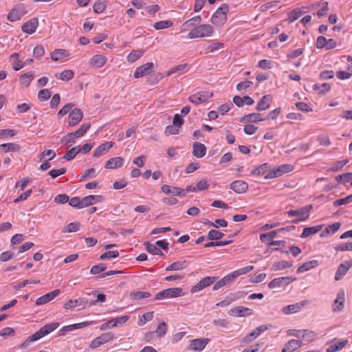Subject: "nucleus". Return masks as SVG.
Wrapping results in <instances>:
<instances>
[{"label": "nucleus", "instance_id": "f257e3e1", "mask_svg": "<svg viewBox=\"0 0 352 352\" xmlns=\"http://www.w3.org/2000/svg\"><path fill=\"white\" fill-rule=\"evenodd\" d=\"M59 327L58 322H51L45 324L41 327L38 331L30 336L23 343L21 344V347H25L29 344L31 342L38 340L43 337L50 334L53 331Z\"/></svg>", "mask_w": 352, "mask_h": 352}, {"label": "nucleus", "instance_id": "f03ea898", "mask_svg": "<svg viewBox=\"0 0 352 352\" xmlns=\"http://www.w3.org/2000/svg\"><path fill=\"white\" fill-rule=\"evenodd\" d=\"M214 32L213 28L210 24L198 25L192 28L188 34L190 39L210 36Z\"/></svg>", "mask_w": 352, "mask_h": 352}, {"label": "nucleus", "instance_id": "7ed1b4c3", "mask_svg": "<svg viewBox=\"0 0 352 352\" xmlns=\"http://www.w3.org/2000/svg\"><path fill=\"white\" fill-rule=\"evenodd\" d=\"M228 12V4H221V6L212 14L211 17V22L217 26L223 25L227 21V14Z\"/></svg>", "mask_w": 352, "mask_h": 352}, {"label": "nucleus", "instance_id": "20e7f679", "mask_svg": "<svg viewBox=\"0 0 352 352\" xmlns=\"http://www.w3.org/2000/svg\"><path fill=\"white\" fill-rule=\"evenodd\" d=\"M312 208V205L309 204L297 210H290L287 211V213L289 217L299 216V218L292 221L294 223H298L300 221H304L309 218V213Z\"/></svg>", "mask_w": 352, "mask_h": 352}, {"label": "nucleus", "instance_id": "39448f33", "mask_svg": "<svg viewBox=\"0 0 352 352\" xmlns=\"http://www.w3.org/2000/svg\"><path fill=\"white\" fill-rule=\"evenodd\" d=\"M184 295L183 289L180 287L168 288L158 292L155 296V300L173 298Z\"/></svg>", "mask_w": 352, "mask_h": 352}, {"label": "nucleus", "instance_id": "423d86ee", "mask_svg": "<svg viewBox=\"0 0 352 352\" xmlns=\"http://www.w3.org/2000/svg\"><path fill=\"white\" fill-rule=\"evenodd\" d=\"M28 12L25 6L23 4H16L14 7L10 11L8 14V19L10 21H16L26 14Z\"/></svg>", "mask_w": 352, "mask_h": 352}, {"label": "nucleus", "instance_id": "0eeeda50", "mask_svg": "<svg viewBox=\"0 0 352 352\" xmlns=\"http://www.w3.org/2000/svg\"><path fill=\"white\" fill-rule=\"evenodd\" d=\"M213 96L212 92L206 91H200L189 96L188 100L190 102L198 105L206 102L209 98Z\"/></svg>", "mask_w": 352, "mask_h": 352}, {"label": "nucleus", "instance_id": "6e6552de", "mask_svg": "<svg viewBox=\"0 0 352 352\" xmlns=\"http://www.w3.org/2000/svg\"><path fill=\"white\" fill-rule=\"evenodd\" d=\"M114 338V334L111 332H107L102 333L101 336L94 339L89 346L91 349H96L99 347L100 346L108 342L110 340H112Z\"/></svg>", "mask_w": 352, "mask_h": 352}, {"label": "nucleus", "instance_id": "1a4fd4ad", "mask_svg": "<svg viewBox=\"0 0 352 352\" xmlns=\"http://www.w3.org/2000/svg\"><path fill=\"white\" fill-rule=\"evenodd\" d=\"M296 280V278L292 276H283L279 278H274L268 284V287L270 289L276 287H283L288 285Z\"/></svg>", "mask_w": 352, "mask_h": 352}, {"label": "nucleus", "instance_id": "9d476101", "mask_svg": "<svg viewBox=\"0 0 352 352\" xmlns=\"http://www.w3.org/2000/svg\"><path fill=\"white\" fill-rule=\"evenodd\" d=\"M293 170V166L289 164H283L276 169L272 170L265 176V179H272L281 176L284 173H289Z\"/></svg>", "mask_w": 352, "mask_h": 352}, {"label": "nucleus", "instance_id": "9b49d317", "mask_svg": "<svg viewBox=\"0 0 352 352\" xmlns=\"http://www.w3.org/2000/svg\"><path fill=\"white\" fill-rule=\"evenodd\" d=\"M216 280V277L207 276L202 278L197 285L192 287L191 293L199 292L208 286L211 285Z\"/></svg>", "mask_w": 352, "mask_h": 352}, {"label": "nucleus", "instance_id": "f8f14e48", "mask_svg": "<svg viewBox=\"0 0 352 352\" xmlns=\"http://www.w3.org/2000/svg\"><path fill=\"white\" fill-rule=\"evenodd\" d=\"M228 314L230 316H236V317H245V316L252 315L253 310L248 307L237 306V307H235L231 309L228 311Z\"/></svg>", "mask_w": 352, "mask_h": 352}, {"label": "nucleus", "instance_id": "ddd939ff", "mask_svg": "<svg viewBox=\"0 0 352 352\" xmlns=\"http://www.w3.org/2000/svg\"><path fill=\"white\" fill-rule=\"evenodd\" d=\"M209 338H197L191 340L190 345L188 346V349L190 350L202 351L206 346L210 342Z\"/></svg>", "mask_w": 352, "mask_h": 352}, {"label": "nucleus", "instance_id": "4468645a", "mask_svg": "<svg viewBox=\"0 0 352 352\" xmlns=\"http://www.w3.org/2000/svg\"><path fill=\"white\" fill-rule=\"evenodd\" d=\"M153 66L154 65L153 63H146V64L138 67L135 71L134 77L138 78L149 74L151 72Z\"/></svg>", "mask_w": 352, "mask_h": 352}, {"label": "nucleus", "instance_id": "2eb2a0df", "mask_svg": "<svg viewBox=\"0 0 352 352\" xmlns=\"http://www.w3.org/2000/svg\"><path fill=\"white\" fill-rule=\"evenodd\" d=\"M38 25V21L36 18H32L25 22L21 27V30L23 32L32 34L35 32Z\"/></svg>", "mask_w": 352, "mask_h": 352}, {"label": "nucleus", "instance_id": "dca6fc26", "mask_svg": "<svg viewBox=\"0 0 352 352\" xmlns=\"http://www.w3.org/2000/svg\"><path fill=\"white\" fill-rule=\"evenodd\" d=\"M230 188L236 193L242 194L248 190V184L245 181L236 180L230 184Z\"/></svg>", "mask_w": 352, "mask_h": 352}, {"label": "nucleus", "instance_id": "f3484780", "mask_svg": "<svg viewBox=\"0 0 352 352\" xmlns=\"http://www.w3.org/2000/svg\"><path fill=\"white\" fill-rule=\"evenodd\" d=\"M83 113L80 109H73L69 115V124L70 126L77 125L82 120Z\"/></svg>", "mask_w": 352, "mask_h": 352}, {"label": "nucleus", "instance_id": "a211bd4d", "mask_svg": "<svg viewBox=\"0 0 352 352\" xmlns=\"http://www.w3.org/2000/svg\"><path fill=\"white\" fill-rule=\"evenodd\" d=\"M60 294L59 289H55L48 294H46L39 298H38L36 300V305H42L46 304L54 298H55Z\"/></svg>", "mask_w": 352, "mask_h": 352}, {"label": "nucleus", "instance_id": "6ab92c4d", "mask_svg": "<svg viewBox=\"0 0 352 352\" xmlns=\"http://www.w3.org/2000/svg\"><path fill=\"white\" fill-rule=\"evenodd\" d=\"M344 294L343 291H340L337 294L336 299L332 305L333 312L337 313L341 311L344 308Z\"/></svg>", "mask_w": 352, "mask_h": 352}, {"label": "nucleus", "instance_id": "aec40b11", "mask_svg": "<svg viewBox=\"0 0 352 352\" xmlns=\"http://www.w3.org/2000/svg\"><path fill=\"white\" fill-rule=\"evenodd\" d=\"M89 303V300L84 298H79L76 300H69L64 304V308L65 309H74L76 307H85L86 305Z\"/></svg>", "mask_w": 352, "mask_h": 352}, {"label": "nucleus", "instance_id": "412c9836", "mask_svg": "<svg viewBox=\"0 0 352 352\" xmlns=\"http://www.w3.org/2000/svg\"><path fill=\"white\" fill-rule=\"evenodd\" d=\"M201 21V18L200 16H195L191 19H190L189 20L185 21L182 25V31H186L187 30L190 29V28H196L197 26H198V25L200 24Z\"/></svg>", "mask_w": 352, "mask_h": 352}, {"label": "nucleus", "instance_id": "4be33fe9", "mask_svg": "<svg viewBox=\"0 0 352 352\" xmlns=\"http://www.w3.org/2000/svg\"><path fill=\"white\" fill-rule=\"evenodd\" d=\"M265 119L262 117L261 114L258 113H252L248 115L244 116L241 122L243 123H256L258 122L263 121Z\"/></svg>", "mask_w": 352, "mask_h": 352}, {"label": "nucleus", "instance_id": "5701e85b", "mask_svg": "<svg viewBox=\"0 0 352 352\" xmlns=\"http://www.w3.org/2000/svg\"><path fill=\"white\" fill-rule=\"evenodd\" d=\"M124 159L121 157H111L104 164L105 168L113 169L121 167L123 165Z\"/></svg>", "mask_w": 352, "mask_h": 352}, {"label": "nucleus", "instance_id": "b1692460", "mask_svg": "<svg viewBox=\"0 0 352 352\" xmlns=\"http://www.w3.org/2000/svg\"><path fill=\"white\" fill-rule=\"evenodd\" d=\"M82 206L83 208L88 207L94 204L101 202L103 200L102 195H88L82 199Z\"/></svg>", "mask_w": 352, "mask_h": 352}, {"label": "nucleus", "instance_id": "393cba45", "mask_svg": "<svg viewBox=\"0 0 352 352\" xmlns=\"http://www.w3.org/2000/svg\"><path fill=\"white\" fill-rule=\"evenodd\" d=\"M306 304H307V301L304 300L300 302H297L296 304L289 305H287V306L283 307V311L285 314L297 313L300 310L302 307H303Z\"/></svg>", "mask_w": 352, "mask_h": 352}, {"label": "nucleus", "instance_id": "a878e982", "mask_svg": "<svg viewBox=\"0 0 352 352\" xmlns=\"http://www.w3.org/2000/svg\"><path fill=\"white\" fill-rule=\"evenodd\" d=\"M114 143L113 142H106L99 145L94 153V157H99L104 153L107 152L111 148L113 147Z\"/></svg>", "mask_w": 352, "mask_h": 352}, {"label": "nucleus", "instance_id": "bb28decb", "mask_svg": "<svg viewBox=\"0 0 352 352\" xmlns=\"http://www.w3.org/2000/svg\"><path fill=\"white\" fill-rule=\"evenodd\" d=\"M272 100L271 95H265L262 97L260 101L258 102L256 106V110L258 111H264L269 109L270 102Z\"/></svg>", "mask_w": 352, "mask_h": 352}, {"label": "nucleus", "instance_id": "cd10ccee", "mask_svg": "<svg viewBox=\"0 0 352 352\" xmlns=\"http://www.w3.org/2000/svg\"><path fill=\"white\" fill-rule=\"evenodd\" d=\"M301 344V341L292 339L285 344L281 352H292L300 347Z\"/></svg>", "mask_w": 352, "mask_h": 352}, {"label": "nucleus", "instance_id": "c85d7f7f", "mask_svg": "<svg viewBox=\"0 0 352 352\" xmlns=\"http://www.w3.org/2000/svg\"><path fill=\"white\" fill-rule=\"evenodd\" d=\"M106 62L107 58L104 56L96 54L90 59L89 63L92 67L100 68L102 67Z\"/></svg>", "mask_w": 352, "mask_h": 352}, {"label": "nucleus", "instance_id": "c756f323", "mask_svg": "<svg viewBox=\"0 0 352 352\" xmlns=\"http://www.w3.org/2000/svg\"><path fill=\"white\" fill-rule=\"evenodd\" d=\"M206 153V146L199 142H195L193 144V155L196 157L201 158L203 157Z\"/></svg>", "mask_w": 352, "mask_h": 352}, {"label": "nucleus", "instance_id": "7c9ffc66", "mask_svg": "<svg viewBox=\"0 0 352 352\" xmlns=\"http://www.w3.org/2000/svg\"><path fill=\"white\" fill-rule=\"evenodd\" d=\"M351 266L352 265L349 262L340 264L336 272L335 279L336 280H340Z\"/></svg>", "mask_w": 352, "mask_h": 352}, {"label": "nucleus", "instance_id": "2f4dec72", "mask_svg": "<svg viewBox=\"0 0 352 352\" xmlns=\"http://www.w3.org/2000/svg\"><path fill=\"white\" fill-rule=\"evenodd\" d=\"M234 280L233 278L232 277L231 274L226 275L217 282H216L213 285V290H218L222 287H224L227 285L228 284L230 283Z\"/></svg>", "mask_w": 352, "mask_h": 352}, {"label": "nucleus", "instance_id": "473e14b6", "mask_svg": "<svg viewBox=\"0 0 352 352\" xmlns=\"http://www.w3.org/2000/svg\"><path fill=\"white\" fill-rule=\"evenodd\" d=\"M322 228V225L315 226L312 227H307L303 229L302 233L300 235L301 238H307L312 234H314Z\"/></svg>", "mask_w": 352, "mask_h": 352}, {"label": "nucleus", "instance_id": "72a5a7b5", "mask_svg": "<svg viewBox=\"0 0 352 352\" xmlns=\"http://www.w3.org/2000/svg\"><path fill=\"white\" fill-rule=\"evenodd\" d=\"M91 124L89 123H84L75 132L70 133V137L78 138L83 136L86 132L89 129Z\"/></svg>", "mask_w": 352, "mask_h": 352}, {"label": "nucleus", "instance_id": "f704fd0d", "mask_svg": "<svg viewBox=\"0 0 352 352\" xmlns=\"http://www.w3.org/2000/svg\"><path fill=\"white\" fill-rule=\"evenodd\" d=\"M21 146L15 143H7L0 144V151L4 153L19 151Z\"/></svg>", "mask_w": 352, "mask_h": 352}, {"label": "nucleus", "instance_id": "c9c22d12", "mask_svg": "<svg viewBox=\"0 0 352 352\" xmlns=\"http://www.w3.org/2000/svg\"><path fill=\"white\" fill-rule=\"evenodd\" d=\"M318 265V261L317 260H311L308 262H305L302 265L298 267L297 270L298 273H302L306 271H308L311 269L314 268Z\"/></svg>", "mask_w": 352, "mask_h": 352}, {"label": "nucleus", "instance_id": "e433bc0d", "mask_svg": "<svg viewBox=\"0 0 352 352\" xmlns=\"http://www.w3.org/2000/svg\"><path fill=\"white\" fill-rule=\"evenodd\" d=\"M187 266V263L186 261H176L173 263L171 265H168L166 268V272L170 271H178L183 269H185Z\"/></svg>", "mask_w": 352, "mask_h": 352}, {"label": "nucleus", "instance_id": "4c0bfd02", "mask_svg": "<svg viewBox=\"0 0 352 352\" xmlns=\"http://www.w3.org/2000/svg\"><path fill=\"white\" fill-rule=\"evenodd\" d=\"M348 343L347 340L339 341L336 343L331 344L327 349V352H336L342 350Z\"/></svg>", "mask_w": 352, "mask_h": 352}, {"label": "nucleus", "instance_id": "58836bf2", "mask_svg": "<svg viewBox=\"0 0 352 352\" xmlns=\"http://www.w3.org/2000/svg\"><path fill=\"white\" fill-rule=\"evenodd\" d=\"M68 56V52L65 50L58 49L52 53L51 58L54 61L59 60Z\"/></svg>", "mask_w": 352, "mask_h": 352}, {"label": "nucleus", "instance_id": "ea45409f", "mask_svg": "<svg viewBox=\"0 0 352 352\" xmlns=\"http://www.w3.org/2000/svg\"><path fill=\"white\" fill-rule=\"evenodd\" d=\"M331 89V85L329 83H323L322 85L314 84L313 85V89L318 91L320 95H324L328 92Z\"/></svg>", "mask_w": 352, "mask_h": 352}, {"label": "nucleus", "instance_id": "a19ab883", "mask_svg": "<svg viewBox=\"0 0 352 352\" xmlns=\"http://www.w3.org/2000/svg\"><path fill=\"white\" fill-rule=\"evenodd\" d=\"M146 250L154 255H163L162 252L157 247V245L155 244H152L150 242L144 243Z\"/></svg>", "mask_w": 352, "mask_h": 352}, {"label": "nucleus", "instance_id": "79ce46f5", "mask_svg": "<svg viewBox=\"0 0 352 352\" xmlns=\"http://www.w3.org/2000/svg\"><path fill=\"white\" fill-rule=\"evenodd\" d=\"M253 268H254V267L252 265H248V266L238 269L237 270H235V271L231 272L230 274L232 275V277L234 280L238 276L250 272L251 270H253Z\"/></svg>", "mask_w": 352, "mask_h": 352}, {"label": "nucleus", "instance_id": "37998d69", "mask_svg": "<svg viewBox=\"0 0 352 352\" xmlns=\"http://www.w3.org/2000/svg\"><path fill=\"white\" fill-rule=\"evenodd\" d=\"M34 79V74L32 72L26 73L20 76V83L25 87H28L31 81Z\"/></svg>", "mask_w": 352, "mask_h": 352}, {"label": "nucleus", "instance_id": "c03bdc74", "mask_svg": "<svg viewBox=\"0 0 352 352\" xmlns=\"http://www.w3.org/2000/svg\"><path fill=\"white\" fill-rule=\"evenodd\" d=\"M107 7V3L104 0H98L93 6L94 11L97 14L102 13Z\"/></svg>", "mask_w": 352, "mask_h": 352}, {"label": "nucleus", "instance_id": "a18cd8bd", "mask_svg": "<svg viewBox=\"0 0 352 352\" xmlns=\"http://www.w3.org/2000/svg\"><path fill=\"white\" fill-rule=\"evenodd\" d=\"M292 266V263L285 261L276 262L273 264L272 270L274 271L282 270L285 268H289Z\"/></svg>", "mask_w": 352, "mask_h": 352}, {"label": "nucleus", "instance_id": "49530a36", "mask_svg": "<svg viewBox=\"0 0 352 352\" xmlns=\"http://www.w3.org/2000/svg\"><path fill=\"white\" fill-rule=\"evenodd\" d=\"M173 25V21L170 20L160 21L153 24V28L155 30H163L172 27Z\"/></svg>", "mask_w": 352, "mask_h": 352}, {"label": "nucleus", "instance_id": "de8ad7c7", "mask_svg": "<svg viewBox=\"0 0 352 352\" xmlns=\"http://www.w3.org/2000/svg\"><path fill=\"white\" fill-rule=\"evenodd\" d=\"M144 54L142 50H133L127 56V60L130 63H134L142 57Z\"/></svg>", "mask_w": 352, "mask_h": 352}, {"label": "nucleus", "instance_id": "09e8293b", "mask_svg": "<svg viewBox=\"0 0 352 352\" xmlns=\"http://www.w3.org/2000/svg\"><path fill=\"white\" fill-rule=\"evenodd\" d=\"M302 14V12H301L298 9H294V10L288 12V23H292L294 22L296 20H297L298 18H300Z\"/></svg>", "mask_w": 352, "mask_h": 352}, {"label": "nucleus", "instance_id": "8fccbe9b", "mask_svg": "<svg viewBox=\"0 0 352 352\" xmlns=\"http://www.w3.org/2000/svg\"><path fill=\"white\" fill-rule=\"evenodd\" d=\"M278 232V231L277 230L271 231L268 233L261 234L260 235V240L263 243H268L270 240H272L276 237Z\"/></svg>", "mask_w": 352, "mask_h": 352}, {"label": "nucleus", "instance_id": "3c124183", "mask_svg": "<svg viewBox=\"0 0 352 352\" xmlns=\"http://www.w3.org/2000/svg\"><path fill=\"white\" fill-rule=\"evenodd\" d=\"M188 70V65L185 63V64H182V65H179L175 67H171L167 72L166 74H167V76H170L173 74L177 72L183 71L184 72H186Z\"/></svg>", "mask_w": 352, "mask_h": 352}, {"label": "nucleus", "instance_id": "603ef678", "mask_svg": "<svg viewBox=\"0 0 352 352\" xmlns=\"http://www.w3.org/2000/svg\"><path fill=\"white\" fill-rule=\"evenodd\" d=\"M238 297L235 296V295L232 294L231 296H227L223 300H221L216 304V306L217 307H226L229 305L232 302L235 301Z\"/></svg>", "mask_w": 352, "mask_h": 352}, {"label": "nucleus", "instance_id": "864d4df0", "mask_svg": "<svg viewBox=\"0 0 352 352\" xmlns=\"http://www.w3.org/2000/svg\"><path fill=\"white\" fill-rule=\"evenodd\" d=\"M224 234L217 230H211L208 234V239L209 240H219L222 239Z\"/></svg>", "mask_w": 352, "mask_h": 352}, {"label": "nucleus", "instance_id": "5fc2aeb1", "mask_svg": "<svg viewBox=\"0 0 352 352\" xmlns=\"http://www.w3.org/2000/svg\"><path fill=\"white\" fill-rule=\"evenodd\" d=\"M166 332H167V325H166V322H160L158 324V326L155 331L156 335L160 338L164 337L165 336V334L166 333Z\"/></svg>", "mask_w": 352, "mask_h": 352}, {"label": "nucleus", "instance_id": "6e6d98bb", "mask_svg": "<svg viewBox=\"0 0 352 352\" xmlns=\"http://www.w3.org/2000/svg\"><path fill=\"white\" fill-rule=\"evenodd\" d=\"M80 152V149H78V146L73 147L66 153L63 158L68 161H70L73 160L76 157V155Z\"/></svg>", "mask_w": 352, "mask_h": 352}, {"label": "nucleus", "instance_id": "4d7b16f0", "mask_svg": "<svg viewBox=\"0 0 352 352\" xmlns=\"http://www.w3.org/2000/svg\"><path fill=\"white\" fill-rule=\"evenodd\" d=\"M151 296L149 292H136L130 294L131 299L140 300L142 298H148Z\"/></svg>", "mask_w": 352, "mask_h": 352}, {"label": "nucleus", "instance_id": "13d9d810", "mask_svg": "<svg viewBox=\"0 0 352 352\" xmlns=\"http://www.w3.org/2000/svg\"><path fill=\"white\" fill-rule=\"evenodd\" d=\"M270 166L267 163L260 165L258 168L252 170L253 175H263L268 170Z\"/></svg>", "mask_w": 352, "mask_h": 352}, {"label": "nucleus", "instance_id": "bf43d9fd", "mask_svg": "<svg viewBox=\"0 0 352 352\" xmlns=\"http://www.w3.org/2000/svg\"><path fill=\"white\" fill-rule=\"evenodd\" d=\"M69 204L72 207L76 208H83L82 206V199H80L78 197H74L72 199H69Z\"/></svg>", "mask_w": 352, "mask_h": 352}, {"label": "nucleus", "instance_id": "052dcab7", "mask_svg": "<svg viewBox=\"0 0 352 352\" xmlns=\"http://www.w3.org/2000/svg\"><path fill=\"white\" fill-rule=\"evenodd\" d=\"M80 223H70L67 225L63 230V232H74L79 230Z\"/></svg>", "mask_w": 352, "mask_h": 352}, {"label": "nucleus", "instance_id": "680f3d73", "mask_svg": "<svg viewBox=\"0 0 352 352\" xmlns=\"http://www.w3.org/2000/svg\"><path fill=\"white\" fill-rule=\"evenodd\" d=\"M259 336V334L257 333L256 330H254L250 333L248 334L242 339V342L244 344H248L255 339H256Z\"/></svg>", "mask_w": 352, "mask_h": 352}, {"label": "nucleus", "instance_id": "e2e57ef3", "mask_svg": "<svg viewBox=\"0 0 352 352\" xmlns=\"http://www.w3.org/2000/svg\"><path fill=\"white\" fill-rule=\"evenodd\" d=\"M349 162L348 160L338 161L331 167L329 168V171L337 172L340 170L344 165Z\"/></svg>", "mask_w": 352, "mask_h": 352}, {"label": "nucleus", "instance_id": "0e129e2a", "mask_svg": "<svg viewBox=\"0 0 352 352\" xmlns=\"http://www.w3.org/2000/svg\"><path fill=\"white\" fill-rule=\"evenodd\" d=\"M336 179L342 184H346L352 180V173H347L336 177Z\"/></svg>", "mask_w": 352, "mask_h": 352}, {"label": "nucleus", "instance_id": "69168bd1", "mask_svg": "<svg viewBox=\"0 0 352 352\" xmlns=\"http://www.w3.org/2000/svg\"><path fill=\"white\" fill-rule=\"evenodd\" d=\"M154 312H147L142 315V318L138 321V324L142 326L146 322L151 321L153 318Z\"/></svg>", "mask_w": 352, "mask_h": 352}, {"label": "nucleus", "instance_id": "338daca9", "mask_svg": "<svg viewBox=\"0 0 352 352\" xmlns=\"http://www.w3.org/2000/svg\"><path fill=\"white\" fill-rule=\"evenodd\" d=\"M74 74L70 69H65L60 74V78L64 81H68L74 78Z\"/></svg>", "mask_w": 352, "mask_h": 352}, {"label": "nucleus", "instance_id": "774afa93", "mask_svg": "<svg viewBox=\"0 0 352 352\" xmlns=\"http://www.w3.org/2000/svg\"><path fill=\"white\" fill-rule=\"evenodd\" d=\"M352 202V194L342 199H337L333 201V206L336 207L344 205Z\"/></svg>", "mask_w": 352, "mask_h": 352}]
</instances>
